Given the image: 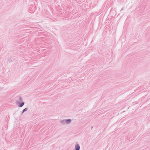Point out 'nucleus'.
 Segmentation results:
<instances>
[{
  "label": "nucleus",
  "mask_w": 150,
  "mask_h": 150,
  "mask_svg": "<svg viewBox=\"0 0 150 150\" xmlns=\"http://www.w3.org/2000/svg\"><path fill=\"white\" fill-rule=\"evenodd\" d=\"M75 148L76 150H79L80 149V146L79 144H77L76 145Z\"/></svg>",
  "instance_id": "obj_1"
},
{
  "label": "nucleus",
  "mask_w": 150,
  "mask_h": 150,
  "mask_svg": "<svg viewBox=\"0 0 150 150\" xmlns=\"http://www.w3.org/2000/svg\"><path fill=\"white\" fill-rule=\"evenodd\" d=\"M24 104V103H22L19 106L20 107H22L23 106Z\"/></svg>",
  "instance_id": "obj_2"
},
{
  "label": "nucleus",
  "mask_w": 150,
  "mask_h": 150,
  "mask_svg": "<svg viewBox=\"0 0 150 150\" xmlns=\"http://www.w3.org/2000/svg\"><path fill=\"white\" fill-rule=\"evenodd\" d=\"M66 122L67 123H70L71 122V120H67Z\"/></svg>",
  "instance_id": "obj_3"
},
{
  "label": "nucleus",
  "mask_w": 150,
  "mask_h": 150,
  "mask_svg": "<svg viewBox=\"0 0 150 150\" xmlns=\"http://www.w3.org/2000/svg\"><path fill=\"white\" fill-rule=\"evenodd\" d=\"M27 110V108H25L24 110H23V112L24 111H26Z\"/></svg>",
  "instance_id": "obj_4"
}]
</instances>
